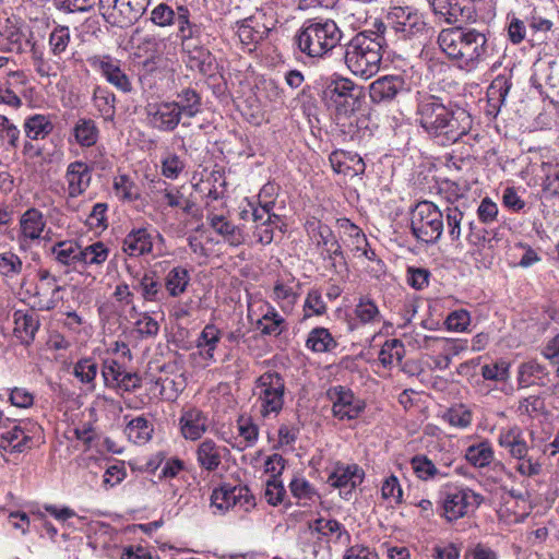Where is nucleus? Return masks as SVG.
Segmentation results:
<instances>
[{"label": "nucleus", "mask_w": 559, "mask_h": 559, "mask_svg": "<svg viewBox=\"0 0 559 559\" xmlns=\"http://www.w3.org/2000/svg\"><path fill=\"white\" fill-rule=\"evenodd\" d=\"M416 103L418 123L443 145L455 143L472 128V117L466 110L449 108L436 95L417 92Z\"/></svg>", "instance_id": "1"}, {"label": "nucleus", "mask_w": 559, "mask_h": 559, "mask_svg": "<svg viewBox=\"0 0 559 559\" xmlns=\"http://www.w3.org/2000/svg\"><path fill=\"white\" fill-rule=\"evenodd\" d=\"M441 50L461 69L474 70L487 57L488 46L484 33L461 26L442 29L438 36Z\"/></svg>", "instance_id": "2"}, {"label": "nucleus", "mask_w": 559, "mask_h": 559, "mask_svg": "<svg viewBox=\"0 0 559 559\" xmlns=\"http://www.w3.org/2000/svg\"><path fill=\"white\" fill-rule=\"evenodd\" d=\"M382 41V37H373L366 32L352 38L346 47L345 63L353 74L369 79L379 72Z\"/></svg>", "instance_id": "3"}, {"label": "nucleus", "mask_w": 559, "mask_h": 559, "mask_svg": "<svg viewBox=\"0 0 559 559\" xmlns=\"http://www.w3.org/2000/svg\"><path fill=\"white\" fill-rule=\"evenodd\" d=\"M342 31L330 19L307 21L296 36L301 52L321 58L334 49L342 39Z\"/></svg>", "instance_id": "4"}, {"label": "nucleus", "mask_w": 559, "mask_h": 559, "mask_svg": "<svg viewBox=\"0 0 559 559\" xmlns=\"http://www.w3.org/2000/svg\"><path fill=\"white\" fill-rule=\"evenodd\" d=\"M253 395L263 418L276 417L284 406L285 381L280 373L266 371L255 380Z\"/></svg>", "instance_id": "5"}, {"label": "nucleus", "mask_w": 559, "mask_h": 559, "mask_svg": "<svg viewBox=\"0 0 559 559\" xmlns=\"http://www.w3.org/2000/svg\"><path fill=\"white\" fill-rule=\"evenodd\" d=\"M443 210L429 201L417 203L412 213L411 228L416 239L436 243L443 233Z\"/></svg>", "instance_id": "6"}, {"label": "nucleus", "mask_w": 559, "mask_h": 559, "mask_svg": "<svg viewBox=\"0 0 559 559\" xmlns=\"http://www.w3.org/2000/svg\"><path fill=\"white\" fill-rule=\"evenodd\" d=\"M361 87L352 80L337 76L329 81L322 92L325 105L338 117H348L356 110Z\"/></svg>", "instance_id": "7"}, {"label": "nucleus", "mask_w": 559, "mask_h": 559, "mask_svg": "<svg viewBox=\"0 0 559 559\" xmlns=\"http://www.w3.org/2000/svg\"><path fill=\"white\" fill-rule=\"evenodd\" d=\"M483 501L484 497L468 487L448 486L443 492L441 515L448 522H454L479 507Z\"/></svg>", "instance_id": "8"}, {"label": "nucleus", "mask_w": 559, "mask_h": 559, "mask_svg": "<svg viewBox=\"0 0 559 559\" xmlns=\"http://www.w3.org/2000/svg\"><path fill=\"white\" fill-rule=\"evenodd\" d=\"M150 0H99L103 16L112 25L128 27L146 11Z\"/></svg>", "instance_id": "9"}, {"label": "nucleus", "mask_w": 559, "mask_h": 559, "mask_svg": "<svg viewBox=\"0 0 559 559\" xmlns=\"http://www.w3.org/2000/svg\"><path fill=\"white\" fill-rule=\"evenodd\" d=\"M386 21L396 39L407 40L420 35L425 31L426 23L423 16L411 7H394Z\"/></svg>", "instance_id": "10"}, {"label": "nucleus", "mask_w": 559, "mask_h": 559, "mask_svg": "<svg viewBox=\"0 0 559 559\" xmlns=\"http://www.w3.org/2000/svg\"><path fill=\"white\" fill-rule=\"evenodd\" d=\"M326 395L332 402L333 416L340 420L356 419L366 407L361 399L357 397L350 389L342 385L330 388Z\"/></svg>", "instance_id": "11"}, {"label": "nucleus", "mask_w": 559, "mask_h": 559, "mask_svg": "<svg viewBox=\"0 0 559 559\" xmlns=\"http://www.w3.org/2000/svg\"><path fill=\"white\" fill-rule=\"evenodd\" d=\"M236 506L245 510H249V508L254 506V497L250 493L248 487L224 484L213 490L211 496L212 508L224 513Z\"/></svg>", "instance_id": "12"}, {"label": "nucleus", "mask_w": 559, "mask_h": 559, "mask_svg": "<svg viewBox=\"0 0 559 559\" xmlns=\"http://www.w3.org/2000/svg\"><path fill=\"white\" fill-rule=\"evenodd\" d=\"M46 219L43 213L35 207L26 210L19 221L17 243L20 250H28L35 242L44 239Z\"/></svg>", "instance_id": "13"}, {"label": "nucleus", "mask_w": 559, "mask_h": 559, "mask_svg": "<svg viewBox=\"0 0 559 559\" xmlns=\"http://www.w3.org/2000/svg\"><path fill=\"white\" fill-rule=\"evenodd\" d=\"M433 13L448 24L466 23L474 19L473 0H428Z\"/></svg>", "instance_id": "14"}, {"label": "nucleus", "mask_w": 559, "mask_h": 559, "mask_svg": "<svg viewBox=\"0 0 559 559\" xmlns=\"http://www.w3.org/2000/svg\"><path fill=\"white\" fill-rule=\"evenodd\" d=\"M252 222L254 224L253 237L261 245H269L273 241L274 231L280 227L281 217L272 214V203L267 202L261 206L249 204Z\"/></svg>", "instance_id": "15"}, {"label": "nucleus", "mask_w": 559, "mask_h": 559, "mask_svg": "<svg viewBox=\"0 0 559 559\" xmlns=\"http://www.w3.org/2000/svg\"><path fill=\"white\" fill-rule=\"evenodd\" d=\"M33 437L21 423L9 421L0 430V451L2 456L13 453H22L31 450Z\"/></svg>", "instance_id": "16"}, {"label": "nucleus", "mask_w": 559, "mask_h": 559, "mask_svg": "<svg viewBox=\"0 0 559 559\" xmlns=\"http://www.w3.org/2000/svg\"><path fill=\"white\" fill-rule=\"evenodd\" d=\"M403 91L406 82L402 75H384L369 85V97L374 104L390 103Z\"/></svg>", "instance_id": "17"}, {"label": "nucleus", "mask_w": 559, "mask_h": 559, "mask_svg": "<svg viewBox=\"0 0 559 559\" xmlns=\"http://www.w3.org/2000/svg\"><path fill=\"white\" fill-rule=\"evenodd\" d=\"M152 126L160 131H174L181 120L180 111L173 102H162L147 107Z\"/></svg>", "instance_id": "18"}, {"label": "nucleus", "mask_w": 559, "mask_h": 559, "mask_svg": "<svg viewBox=\"0 0 559 559\" xmlns=\"http://www.w3.org/2000/svg\"><path fill=\"white\" fill-rule=\"evenodd\" d=\"M179 425L183 438L195 441L206 432L209 428V418L201 409L188 407L182 409Z\"/></svg>", "instance_id": "19"}, {"label": "nucleus", "mask_w": 559, "mask_h": 559, "mask_svg": "<svg viewBox=\"0 0 559 559\" xmlns=\"http://www.w3.org/2000/svg\"><path fill=\"white\" fill-rule=\"evenodd\" d=\"M364 471L356 464H336L334 471L329 476L328 483L344 490V493H350L354 488L362 483Z\"/></svg>", "instance_id": "20"}, {"label": "nucleus", "mask_w": 559, "mask_h": 559, "mask_svg": "<svg viewBox=\"0 0 559 559\" xmlns=\"http://www.w3.org/2000/svg\"><path fill=\"white\" fill-rule=\"evenodd\" d=\"M329 159L336 174H343L352 178L364 174L366 168L364 159L353 152L334 151Z\"/></svg>", "instance_id": "21"}, {"label": "nucleus", "mask_w": 559, "mask_h": 559, "mask_svg": "<svg viewBox=\"0 0 559 559\" xmlns=\"http://www.w3.org/2000/svg\"><path fill=\"white\" fill-rule=\"evenodd\" d=\"M206 221L211 228L230 246L237 247L245 242L246 237L240 227L234 225L225 215L209 212Z\"/></svg>", "instance_id": "22"}, {"label": "nucleus", "mask_w": 559, "mask_h": 559, "mask_svg": "<svg viewBox=\"0 0 559 559\" xmlns=\"http://www.w3.org/2000/svg\"><path fill=\"white\" fill-rule=\"evenodd\" d=\"M66 179L69 197L76 198L90 187L92 175L85 163L73 162L67 168Z\"/></svg>", "instance_id": "23"}, {"label": "nucleus", "mask_w": 559, "mask_h": 559, "mask_svg": "<svg viewBox=\"0 0 559 559\" xmlns=\"http://www.w3.org/2000/svg\"><path fill=\"white\" fill-rule=\"evenodd\" d=\"M153 250V236L146 228L132 229L122 241V251L129 257H141Z\"/></svg>", "instance_id": "24"}, {"label": "nucleus", "mask_w": 559, "mask_h": 559, "mask_svg": "<svg viewBox=\"0 0 559 559\" xmlns=\"http://www.w3.org/2000/svg\"><path fill=\"white\" fill-rule=\"evenodd\" d=\"M92 64L98 67L106 80L118 90L124 93L132 90L129 78L120 69L117 61L112 60L110 57L95 58Z\"/></svg>", "instance_id": "25"}, {"label": "nucleus", "mask_w": 559, "mask_h": 559, "mask_svg": "<svg viewBox=\"0 0 559 559\" xmlns=\"http://www.w3.org/2000/svg\"><path fill=\"white\" fill-rule=\"evenodd\" d=\"M227 451L212 439H205L197 449V461L203 469L214 472L222 463L223 453Z\"/></svg>", "instance_id": "26"}, {"label": "nucleus", "mask_w": 559, "mask_h": 559, "mask_svg": "<svg viewBox=\"0 0 559 559\" xmlns=\"http://www.w3.org/2000/svg\"><path fill=\"white\" fill-rule=\"evenodd\" d=\"M221 337V330L216 325L206 324L197 340L198 355L206 361H215L214 353Z\"/></svg>", "instance_id": "27"}, {"label": "nucleus", "mask_w": 559, "mask_h": 559, "mask_svg": "<svg viewBox=\"0 0 559 559\" xmlns=\"http://www.w3.org/2000/svg\"><path fill=\"white\" fill-rule=\"evenodd\" d=\"M465 460L475 468L488 467L495 460V451L489 440H480L468 445L464 452Z\"/></svg>", "instance_id": "28"}, {"label": "nucleus", "mask_w": 559, "mask_h": 559, "mask_svg": "<svg viewBox=\"0 0 559 559\" xmlns=\"http://www.w3.org/2000/svg\"><path fill=\"white\" fill-rule=\"evenodd\" d=\"M14 333L25 345H29L39 329L38 316L31 312L16 311L14 313Z\"/></svg>", "instance_id": "29"}, {"label": "nucleus", "mask_w": 559, "mask_h": 559, "mask_svg": "<svg viewBox=\"0 0 559 559\" xmlns=\"http://www.w3.org/2000/svg\"><path fill=\"white\" fill-rule=\"evenodd\" d=\"M257 329L264 336H278L287 330V323L276 309L269 305L266 311L257 321Z\"/></svg>", "instance_id": "30"}, {"label": "nucleus", "mask_w": 559, "mask_h": 559, "mask_svg": "<svg viewBox=\"0 0 559 559\" xmlns=\"http://www.w3.org/2000/svg\"><path fill=\"white\" fill-rule=\"evenodd\" d=\"M310 534L318 533L322 536H335L336 542H349V534L344 526L336 520H325L323 518L308 522Z\"/></svg>", "instance_id": "31"}, {"label": "nucleus", "mask_w": 559, "mask_h": 559, "mask_svg": "<svg viewBox=\"0 0 559 559\" xmlns=\"http://www.w3.org/2000/svg\"><path fill=\"white\" fill-rule=\"evenodd\" d=\"M23 128L28 139L41 140L52 132L53 124L48 116L35 114L25 119Z\"/></svg>", "instance_id": "32"}, {"label": "nucleus", "mask_w": 559, "mask_h": 559, "mask_svg": "<svg viewBox=\"0 0 559 559\" xmlns=\"http://www.w3.org/2000/svg\"><path fill=\"white\" fill-rule=\"evenodd\" d=\"M269 31L266 26L260 24L254 17H250L239 24L237 35L243 45L249 46L262 40Z\"/></svg>", "instance_id": "33"}, {"label": "nucleus", "mask_w": 559, "mask_h": 559, "mask_svg": "<svg viewBox=\"0 0 559 559\" xmlns=\"http://www.w3.org/2000/svg\"><path fill=\"white\" fill-rule=\"evenodd\" d=\"M116 97L106 87L97 86L93 93V105L105 121H114Z\"/></svg>", "instance_id": "34"}, {"label": "nucleus", "mask_w": 559, "mask_h": 559, "mask_svg": "<svg viewBox=\"0 0 559 559\" xmlns=\"http://www.w3.org/2000/svg\"><path fill=\"white\" fill-rule=\"evenodd\" d=\"M52 253L59 263L76 269L80 263L81 245L72 240L60 241L52 247Z\"/></svg>", "instance_id": "35"}, {"label": "nucleus", "mask_w": 559, "mask_h": 559, "mask_svg": "<svg viewBox=\"0 0 559 559\" xmlns=\"http://www.w3.org/2000/svg\"><path fill=\"white\" fill-rule=\"evenodd\" d=\"M190 282L189 271L183 266L173 267L165 276L164 283L166 290L171 297L182 295Z\"/></svg>", "instance_id": "36"}, {"label": "nucleus", "mask_w": 559, "mask_h": 559, "mask_svg": "<svg viewBox=\"0 0 559 559\" xmlns=\"http://www.w3.org/2000/svg\"><path fill=\"white\" fill-rule=\"evenodd\" d=\"M71 41L70 29L67 26H57L49 35L48 46L51 56L64 62V56Z\"/></svg>", "instance_id": "37"}, {"label": "nucleus", "mask_w": 559, "mask_h": 559, "mask_svg": "<svg viewBox=\"0 0 559 559\" xmlns=\"http://www.w3.org/2000/svg\"><path fill=\"white\" fill-rule=\"evenodd\" d=\"M31 52L35 70L40 76H56L58 72L64 70V62L56 58L52 60L45 58L43 51L35 44L32 45Z\"/></svg>", "instance_id": "38"}, {"label": "nucleus", "mask_w": 559, "mask_h": 559, "mask_svg": "<svg viewBox=\"0 0 559 559\" xmlns=\"http://www.w3.org/2000/svg\"><path fill=\"white\" fill-rule=\"evenodd\" d=\"M181 116L192 118L201 111V97L192 88H185L173 100Z\"/></svg>", "instance_id": "39"}, {"label": "nucleus", "mask_w": 559, "mask_h": 559, "mask_svg": "<svg viewBox=\"0 0 559 559\" xmlns=\"http://www.w3.org/2000/svg\"><path fill=\"white\" fill-rule=\"evenodd\" d=\"M98 373V365L93 358H82L73 366V376L84 385L87 390L95 389V379Z\"/></svg>", "instance_id": "40"}, {"label": "nucleus", "mask_w": 559, "mask_h": 559, "mask_svg": "<svg viewBox=\"0 0 559 559\" xmlns=\"http://www.w3.org/2000/svg\"><path fill=\"white\" fill-rule=\"evenodd\" d=\"M124 432L133 443L144 444L152 437L153 425L146 418L139 416L127 425Z\"/></svg>", "instance_id": "41"}, {"label": "nucleus", "mask_w": 559, "mask_h": 559, "mask_svg": "<svg viewBox=\"0 0 559 559\" xmlns=\"http://www.w3.org/2000/svg\"><path fill=\"white\" fill-rule=\"evenodd\" d=\"M109 254L108 248L100 241L82 247L79 266L100 265Z\"/></svg>", "instance_id": "42"}, {"label": "nucleus", "mask_w": 559, "mask_h": 559, "mask_svg": "<svg viewBox=\"0 0 559 559\" xmlns=\"http://www.w3.org/2000/svg\"><path fill=\"white\" fill-rule=\"evenodd\" d=\"M74 138L81 146H93L98 140V128L92 119H80L74 127Z\"/></svg>", "instance_id": "43"}, {"label": "nucleus", "mask_w": 559, "mask_h": 559, "mask_svg": "<svg viewBox=\"0 0 559 559\" xmlns=\"http://www.w3.org/2000/svg\"><path fill=\"white\" fill-rule=\"evenodd\" d=\"M306 345L314 353H325L336 346V343L325 328L313 329L307 338Z\"/></svg>", "instance_id": "44"}, {"label": "nucleus", "mask_w": 559, "mask_h": 559, "mask_svg": "<svg viewBox=\"0 0 559 559\" xmlns=\"http://www.w3.org/2000/svg\"><path fill=\"white\" fill-rule=\"evenodd\" d=\"M404 356L405 349L403 343L397 338H393L383 344L378 359L383 367H391L395 362L400 364Z\"/></svg>", "instance_id": "45"}, {"label": "nucleus", "mask_w": 559, "mask_h": 559, "mask_svg": "<svg viewBox=\"0 0 559 559\" xmlns=\"http://www.w3.org/2000/svg\"><path fill=\"white\" fill-rule=\"evenodd\" d=\"M412 467L418 478L429 480L435 477H447L448 473L437 466L425 455H416L411 461Z\"/></svg>", "instance_id": "46"}, {"label": "nucleus", "mask_w": 559, "mask_h": 559, "mask_svg": "<svg viewBox=\"0 0 559 559\" xmlns=\"http://www.w3.org/2000/svg\"><path fill=\"white\" fill-rule=\"evenodd\" d=\"M443 217H445L447 229L450 239L453 242L460 243L462 236V221L464 218V212L457 206L447 205L443 210Z\"/></svg>", "instance_id": "47"}, {"label": "nucleus", "mask_w": 559, "mask_h": 559, "mask_svg": "<svg viewBox=\"0 0 559 559\" xmlns=\"http://www.w3.org/2000/svg\"><path fill=\"white\" fill-rule=\"evenodd\" d=\"M116 195L123 201H135L140 198V190L128 175H118L112 183Z\"/></svg>", "instance_id": "48"}, {"label": "nucleus", "mask_w": 559, "mask_h": 559, "mask_svg": "<svg viewBox=\"0 0 559 559\" xmlns=\"http://www.w3.org/2000/svg\"><path fill=\"white\" fill-rule=\"evenodd\" d=\"M480 374L488 381L507 382L510 378V362L504 359H499L486 364L481 366Z\"/></svg>", "instance_id": "49"}, {"label": "nucleus", "mask_w": 559, "mask_h": 559, "mask_svg": "<svg viewBox=\"0 0 559 559\" xmlns=\"http://www.w3.org/2000/svg\"><path fill=\"white\" fill-rule=\"evenodd\" d=\"M450 426L465 429L471 426L473 414L465 405H455L449 408L442 417Z\"/></svg>", "instance_id": "50"}, {"label": "nucleus", "mask_w": 559, "mask_h": 559, "mask_svg": "<svg viewBox=\"0 0 559 559\" xmlns=\"http://www.w3.org/2000/svg\"><path fill=\"white\" fill-rule=\"evenodd\" d=\"M238 436L243 443L242 448L252 447L259 438V427L249 416H240L237 419Z\"/></svg>", "instance_id": "51"}, {"label": "nucleus", "mask_w": 559, "mask_h": 559, "mask_svg": "<svg viewBox=\"0 0 559 559\" xmlns=\"http://www.w3.org/2000/svg\"><path fill=\"white\" fill-rule=\"evenodd\" d=\"M20 129L7 116L0 115V141L8 148L15 150L20 142Z\"/></svg>", "instance_id": "52"}, {"label": "nucleus", "mask_w": 559, "mask_h": 559, "mask_svg": "<svg viewBox=\"0 0 559 559\" xmlns=\"http://www.w3.org/2000/svg\"><path fill=\"white\" fill-rule=\"evenodd\" d=\"M298 294L294 288L283 282L277 281L273 288V299L286 311L290 310L296 304Z\"/></svg>", "instance_id": "53"}, {"label": "nucleus", "mask_w": 559, "mask_h": 559, "mask_svg": "<svg viewBox=\"0 0 559 559\" xmlns=\"http://www.w3.org/2000/svg\"><path fill=\"white\" fill-rule=\"evenodd\" d=\"M23 270V262L21 258L12 252L7 251L3 253H0V275L13 278L14 276L19 275Z\"/></svg>", "instance_id": "54"}, {"label": "nucleus", "mask_w": 559, "mask_h": 559, "mask_svg": "<svg viewBox=\"0 0 559 559\" xmlns=\"http://www.w3.org/2000/svg\"><path fill=\"white\" fill-rule=\"evenodd\" d=\"M545 374V367L531 360L520 366L518 380L522 386H528L534 382V379H540Z\"/></svg>", "instance_id": "55"}, {"label": "nucleus", "mask_w": 559, "mask_h": 559, "mask_svg": "<svg viewBox=\"0 0 559 559\" xmlns=\"http://www.w3.org/2000/svg\"><path fill=\"white\" fill-rule=\"evenodd\" d=\"M142 297L147 301L158 300L162 285L156 277L155 272H147L143 275L139 283Z\"/></svg>", "instance_id": "56"}, {"label": "nucleus", "mask_w": 559, "mask_h": 559, "mask_svg": "<svg viewBox=\"0 0 559 559\" xmlns=\"http://www.w3.org/2000/svg\"><path fill=\"white\" fill-rule=\"evenodd\" d=\"M157 202L164 203L170 207H177L179 203V199L182 194L179 188L167 185L166 182H158L155 186L154 191Z\"/></svg>", "instance_id": "57"}, {"label": "nucleus", "mask_w": 559, "mask_h": 559, "mask_svg": "<svg viewBox=\"0 0 559 559\" xmlns=\"http://www.w3.org/2000/svg\"><path fill=\"white\" fill-rule=\"evenodd\" d=\"M512 84L504 75H498L489 85L487 95L490 102L502 105L509 94Z\"/></svg>", "instance_id": "58"}, {"label": "nucleus", "mask_w": 559, "mask_h": 559, "mask_svg": "<svg viewBox=\"0 0 559 559\" xmlns=\"http://www.w3.org/2000/svg\"><path fill=\"white\" fill-rule=\"evenodd\" d=\"M182 48L186 52H188L190 59L197 62V66L201 70H203L204 66L211 64V52L203 46H200L197 39L185 40Z\"/></svg>", "instance_id": "59"}, {"label": "nucleus", "mask_w": 559, "mask_h": 559, "mask_svg": "<svg viewBox=\"0 0 559 559\" xmlns=\"http://www.w3.org/2000/svg\"><path fill=\"white\" fill-rule=\"evenodd\" d=\"M177 24L179 28V35L181 41L185 40H195V35L199 32V28L195 25H192L189 21V11L185 7H179L177 12Z\"/></svg>", "instance_id": "60"}, {"label": "nucleus", "mask_w": 559, "mask_h": 559, "mask_svg": "<svg viewBox=\"0 0 559 559\" xmlns=\"http://www.w3.org/2000/svg\"><path fill=\"white\" fill-rule=\"evenodd\" d=\"M355 314L362 323H372L380 320V311L370 299H360L356 305Z\"/></svg>", "instance_id": "61"}, {"label": "nucleus", "mask_w": 559, "mask_h": 559, "mask_svg": "<svg viewBox=\"0 0 559 559\" xmlns=\"http://www.w3.org/2000/svg\"><path fill=\"white\" fill-rule=\"evenodd\" d=\"M123 367L112 358L103 361L102 377L106 386L116 388V384L123 372Z\"/></svg>", "instance_id": "62"}, {"label": "nucleus", "mask_w": 559, "mask_h": 559, "mask_svg": "<svg viewBox=\"0 0 559 559\" xmlns=\"http://www.w3.org/2000/svg\"><path fill=\"white\" fill-rule=\"evenodd\" d=\"M326 311V306L322 299V295L318 289L309 290L304 305V318L312 314L322 316Z\"/></svg>", "instance_id": "63"}, {"label": "nucleus", "mask_w": 559, "mask_h": 559, "mask_svg": "<svg viewBox=\"0 0 559 559\" xmlns=\"http://www.w3.org/2000/svg\"><path fill=\"white\" fill-rule=\"evenodd\" d=\"M308 231L312 240L322 248L335 238L331 228L321 222H309Z\"/></svg>", "instance_id": "64"}]
</instances>
